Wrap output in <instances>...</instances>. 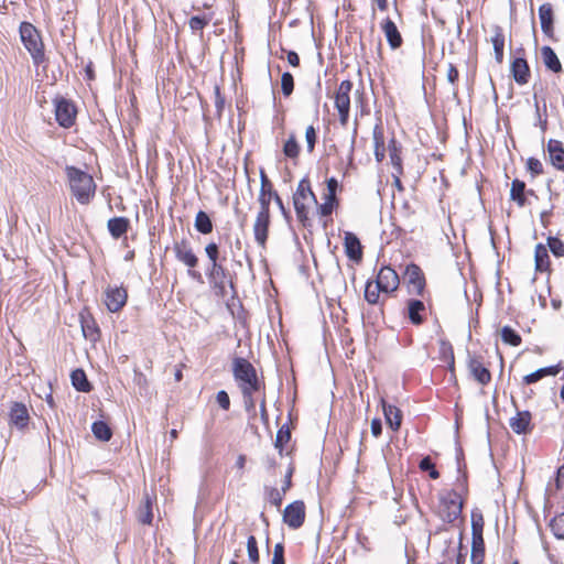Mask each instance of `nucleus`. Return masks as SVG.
<instances>
[{"label": "nucleus", "instance_id": "26", "mask_svg": "<svg viewBox=\"0 0 564 564\" xmlns=\"http://www.w3.org/2000/svg\"><path fill=\"white\" fill-rule=\"evenodd\" d=\"M541 55L545 66L554 73L562 70L561 62L555 52L550 46H543L541 48Z\"/></svg>", "mask_w": 564, "mask_h": 564}, {"label": "nucleus", "instance_id": "40", "mask_svg": "<svg viewBox=\"0 0 564 564\" xmlns=\"http://www.w3.org/2000/svg\"><path fill=\"white\" fill-rule=\"evenodd\" d=\"M283 153L285 156L290 159H296L299 156L300 145L294 134H291L289 139L284 142Z\"/></svg>", "mask_w": 564, "mask_h": 564}, {"label": "nucleus", "instance_id": "38", "mask_svg": "<svg viewBox=\"0 0 564 564\" xmlns=\"http://www.w3.org/2000/svg\"><path fill=\"white\" fill-rule=\"evenodd\" d=\"M389 156H390V162L392 164L393 171L398 172V174H402L403 173L402 160L400 156L399 148L394 140H391V142L389 144Z\"/></svg>", "mask_w": 564, "mask_h": 564}, {"label": "nucleus", "instance_id": "13", "mask_svg": "<svg viewBox=\"0 0 564 564\" xmlns=\"http://www.w3.org/2000/svg\"><path fill=\"white\" fill-rule=\"evenodd\" d=\"M30 415L23 403L14 402L9 412V423L19 430H24L29 424Z\"/></svg>", "mask_w": 564, "mask_h": 564}, {"label": "nucleus", "instance_id": "17", "mask_svg": "<svg viewBox=\"0 0 564 564\" xmlns=\"http://www.w3.org/2000/svg\"><path fill=\"white\" fill-rule=\"evenodd\" d=\"M344 246L347 257L352 261H360L362 258V247L359 238L350 232H345Z\"/></svg>", "mask_w": 564, "mask_h": 564}, {"label": "nucleus", "instance_id": "43", "mask_svg": "<svg viewBox=\"0 0 564 564\" xmlns=\"http://www.w3.org/2000/svg\"><path fill=\"white\" fill-rule=\"evenodd\" d=\"M550 527L555 538L564 539V513L554 517L550 523Z\"/></svg>", "mask_w": 564, "mask_h": 564}, {"label": "nucleus", "instance_id": "54", "mask_svg": "<svg viewBox=\"0 0 564 564\" xmlns=\"http://www.w3.org/2000/svg\"><path fill=\"white\" fill-rule=\"evenodd\" d=\"M528 170L531 172L533 176L540 175L543 173V165L540 160L535 158H530L528 160Z\"/></svg>", "mask_w": 564, "mask_h": 564}, {"label": "nucleus", "instance_id": "60", "mask_svg": "<svg viewBox=\"0 0 564 564\" xmlns=\"http://www.w3.org/2000/svg\"><path fill=\"white\" fill-rule=\"evenodd\" d=\"M446 76H447V80L451 84H455L456 80L458 79V70H457V68L453 64L448 65Z\"/></svg>", "mask_w": 564, "mask_h": 564}, {"label": "nucleus", "instance_id": "49", "mask_svg": "<svg viewBox=\"0 0 564 564\" xmlns=\"http://www.w3.org/2000/svg\"><path fill=\"white\" fill-rule=\"evenodd\" d=\"M281 88L285 96H290L294 89V80L292 74L285 72L281 77Z\"/></svg>", "mask_w": 564, "mask_h": 564}, {"label": "nucleus", "instance_id": "27", "mask_svg": "<svg viewBox=\"0 0 564 564\" xmlns=\"http://www.w3.org/2000/svg\"><path fill=\"white\" fill-rule=\"evenodd\" d=\"M560 372V366H551L545 368H540L532 373H529L523 377V381L527 384H532L541 380L546 376H556Z\"/></svg>", "mask_w": 564, "mask_h": 564}, {"label": "nucleus", "instance_id": "45", "mask_svg": "<svg viewBox=\"0 0 564 564\" xmlns=\"http://www.w3.org/2000/svg\"><path fill=\"white\" fill-rule=\"evenodd\" d=\"M337 206L336 197L325 195L324 203L318 206L322 216H329Z\"/></svg>", "mask_w": 564, "mask_h": 564}, {"label": "nucleus", "instance_id": "37", "mask_svg": "<svg viewBox=\"0 0 564 564\" xmlns=\"http://www.w3.org/2000/svg\"><path fill=\"white\" fill-rule=\"evenodd\" d=\"M491 43L495 51V57L498 63L503 59L505 35L500 29L496 30L495 35L491 37Z\"/></svg>", "mask_w": 564, "mask_h": 564}, {"label": "nucleus", "instance_id": "28", "mask_svg": "<svg viewBox=\"0 0 564 564\" xmlns=\"http://www.w3.org/2000/svg\"><path fill=\"white\" fill-rule=\"evenodd\" d=\"M108 230L113 238H120L127 232L129 220L124 217H113L108 220Z\"/></svg>", "mask_w": 564, "mask_h": 564}, {"label": "nucleus", "instance_id": "9", "mask_svg": "<svg viewBox=\"0 0 564 564\" xmlns=\"http://www.w3.org/2000/svg\"><path fill=\"white\" fill-rule=\"evenodd\" d=\"M305 520V506L303 501H294L285 507L283 512L284 523L295 530L302 527Z\"/></svg>", "mask_w": 564, "mask_h": 564}, {"label": "nucleus", "instance_id": "35", "mask_svg": "<svg viewBox=\"0 0 564 564\" xmlns=\"http://www.w3.org/2000/svg\"><path fill=\"white\" fill-rule=\"evenodd\" d=\"M91 431L95 437L102 442L109 441L112 436L111 429L104 421L94 422Z\"/></svg>", "mask_w": 564, "mask_h": 564}, {"label": "nucleus", "instance_id": "7", "mask_svg": "<svg viewBox=\"0 0 564 564\" xmlns=\"http://www.w3.org/2000/svg\"><path fill=\"white\" fill-rule=\"evenodd\" d=\"M352 89V83L350 80H343L338 87L335 96V107L339 113V121L341 126H346L348 122L349 110H350V91Z\"/></svg>", "mask_w": 564, "mask_h": 564}, {"label": "nucleus", "instance_id": "2", "mask_svg": "<svg viewBox=\"0 0 564 564\" xmlns=\"http://www.w3.org/2000/svg\"><path fill=\"white\" fill-rule=\"evenodd\" d=\"M232 373L242 394H247L248 391H260L263 386L258 378L256 368L245 358L234 359Z\"/></svg>", "mask_w": 564, "mask_h": 564}, {"label": "nucleus", "instance_id": "59", "mask_svg": "<svg viewBox=\"0 0 564 564\" xmlns=\"http://www.w3.org/2000/svg\"><path fill=\"white\" fill-rule=\"evenodd\" d=\"M338 182L336 178L330 177L327 180V193L325 195L336 197V192L338 189Z\"/></svg>", "mask_w": 564, "mask_h": 564}, {"label": "nucleus", "instance_id": "64", "mask_svg": "<svg viewBox=\"0 0 564 564\" xmlns=\"http://www.w3.org/2000/svg\"><path fill=\"white\" fill-rule=\"evenodd\" d=\"M245 465H246V456L240 454L238 457H237V460H236V464L235 466L239 469V470H242L245 468Z\"/></svg>", "mask_w": 564, "mask_h": 564}, {"label": "nucleus", "instance_id": "52", "mask_svg": "<svg viewBox=\"0 0 564 564\" xmlns=\"http://www.w3.org/2000/svg\"><path fill=\"white\" fill-rule=\"evenodd\" d=\"M305 140L307 143V151L311 153L314 150L316 143V131L313 126H308L305 131Z\"/></svg>", "mask_w": 564, "mask_h": 564}, {"label": "nucleus", "instance_id": "20", "mask_svg": "<svg viewBox=\"0 0 564 564\" xmlns=\"http://www.w3.org/2000/svg\"><path fill=\"white\" fill-rule=\"evenodd\" d=\"M511 74L518 84H527L530 77V68L527 61L520 57L516 58L511 64Z\"/></svg>", "mask_w": 564, "mask_h": 564}, {"label": "nucleus", "instance_id": "62", "mask_svg": "<svg viewBox=\"0 0 564 564\" xmlns=\"http://www.w3.org/2000/svg\"><path fill=\"white\" fill-rule=\"evenodd\" d=\"M288 62L292 66L296 67L300 64V57H299V55L295 52L291 51V52L288 53Z\"/></svg>", "mask_w": 564, "mask_h": 564}, {"label": "nucleus", "instance_id": "16", "mask_svg": "<svg viewBox=\"0 0 564 564\" xmlns=\"http://www.w3.org/2000/svg\"><path fill=\"white\" fill-rule=\"evenodd\" d=\"M468 370L473 378L480 384L486 386L491 380L490 371L482 365V362L476 358L470 357L468 360Z\"/></svg>", "mask_w": 564, "mask_h": 564}, {"label": "nucleus", "instance_id": "56", "mask_svg": "<svg viewBox=\"0 0 564 564\" xmlns=\"http://www.w3.org/2000/svg\"><path fill=\"white\" fill-rule=\"evenodd\" d=\"M283 494L276 488H271L269 491V500L272 505L279 508L282 503Z\"/></svg>", "mask_w": 564, "mask_h": 564}, {"label": "nucleus", "instance_id": "39", "mask_svg": "<svg viewBox=\"0 0 564 564\" xmlns=\"http://www.w3.org/2000/svg\"><path fill=\"white\" fill-rule=\"evenodd\" d=\"M138 517L140 522L144 524H150L152 522V500L148 494L144 495V503L140 507Z\"/></svg>", "mask_w": 564, "mask_h": 564}, {"label": "nucleus", "instance_id": "23", "mask_svg": "<svg viewBox=\"0 0 564 564\" xmlns=\"http://www.w3.org/2000/svg\"><path fill=\"white\" fill-rule=\"evenodd\" d=\"M531 422V413L528 411L518 412L510 419V427L517 434L527 433Z\"/></svg>", "mask_w": 564, "mask_h": 564}, {"label": "nucleus", "instance_id": "11", "mask_svg": "<svg viewBox=\"0 0 564 564\" xmlns=\"http://www.w3.org/2000/svg\"><path fill=\"white\" fill-rule=\"evenodd\" d=\"M270 225V209H262L257 214L254 224H253V234L254 239L259 246L264 247L265 241L268 239Z\"/></svg>", "mask_w": 564, "mask_h": 564}, {"label": "nucleus", "instance_id": "42", "mask_svg": "<svg viewBox=\"0 0 564 564\" xmlns=\"http://www.w3.org/2000/svg\"><path fill=\"white\" fill-rule=\"evenodd\" d=\"M501 338L506 344H509L511 346H519L521 344L520 335L509 326L502 327Z\"/></svg>", "mask_w": 564, "mask_h": 564}, {"label": "nucleus", "instance_id": "8", "mask_svg": "<svg viewBox=\"0 0 564 564\" xmlns=\"http://www.w3.org/2000/svg\"><path fill=\"white\" fill-rule=\"evenodd\" d=\"M76 113V107L72 101L65 98L55 100V118L59 126L64 128L72 127L75 122Z\"/></svg>", "mask_w": 564, "mask_h": 564}, {"label": "nucleus", "instance_id": "32", "mask_svg": "<svg viewBox=\"0 0 564 564\" xmlns=\"http://www.w3.org/2000/svg\"><path fill=\"white\" fill-rule=\"evenodd\" d=\"M525 183L520 180H513L510 189V198L516 202L520 207L525 205Z\"/></svg>", "mask_w": 564, "mask_h": 564}, {"label": "nucleus", "instance_id": "29", "mask_svg": "<svg viewBox=\"0 0 564 564\" xmlns=\"http://www.w3.org/2000/svg\"><path fill=\"white\" fill-rule=\"evenodd\" d=\"M535 269L538 271H546L550 267V257L545 246L539 243L535 246L534 251Z\"/></svg>", "mask_w": 564, "mask_h": 564}, {"label": "nucleus", "instance_id": "36", "mask_svg": "<svg viewBox=\"0 0 564 564\" xmlns=\"http://www.w3.org/2000/svg\"><path fill=\"white\" fill-rule=\"evenodd\" d=\"M72 383L78 391L88 392L90 384L87 380L86 373L82 369H76L72 372Z\"/></svg>", "mask_w": 564, "mask_h": 564}, {"label": "nucleus", "instance_id": "12", "mask_svg": "<svg viewBox=\"0 0 564 564\" xmlns=\"http://www.w3.org/2000/svg\"><path fill=\"white\" fill-rule=\"evenodd\" d=\"M399 275L390 267H383L377 275L376 283L383 293L394 292L399 286Z\"/></svg>", "mask_w": 564, "mask_h": 564}, {"label": "nucleus", "instance_id": "50", "mask_svg": "<svg viewBox=\"0 0 564 564\" xmlns=\"http://www.w3.org/2000/svg\"><path fill=\"white\" fill-rule=\"evenodd\" d=\"M291 438L289 429H280L276 433L275 447L282 449L283 445Z\"/></svg>", "mask_w": 564, "mask_h": 564}, {"label": "nucleus", "instance_id": "41", "mask_svg": "<svg viewBox=\"0 0 564 564\" xmlns=\"http://www.w3.org/2000/svg\"><path fill=\"white\" fill-rule=\"evenodd\" d=\"M381 289L375 282H367L365 289V299L369 304H377L379 302Z\"/></svg>", "mask_w": 564, "mask_h": 564}, {"label": "nucleus", "instance_id": "46", "mask_svg": "<svg viewBox=\"0 0 564 564\" xmlns=\"http://www.w3.org/2000/svg\"><path fill=\"white\" fill-rule=\"evenodd\" d=\"M484 531V517L480 512L471 513V536L482 535Z\"/></svg>", "mask_w": 564, "mask_h": 564}, {"label": "nucleus", "instance_id": "22", "mask_svg": "<svg viewBox=\"0 0 564 564\" xmlns=\"http://www.w3.org/2000/svg\"><path fill=\"white\" fill-rule=\"evenodd\" d=\"M539 18L543 33L551 36L553 34V9L550 3H543L539 8Z\"/></svg>", "mask_w": 564, "mask_h": 564}, {"label": "nucleus", "instance_id": "33", "mask_svg": "<svg viewBox=\"0 0 564 564\" xmlns=\"http://www.w3.org/2000/svg\"><path fill=\"white\" fill-rule=\"evenodd\" d=\"M194 226L197 231L204 235L210 234L213 231V223L209 216L203 210H199L196 214Z\"/></svg>", "mask_w": 564, "mask_h": 564}, {"label": "nucleus", "instance_id": "18", "mask_svg": "<svg viewBox=\"0 0 564 564\" xmlns=\"http://www.w3.org/2000/svg\"><path fill=\"white\" fill-rule=\"evenodd\" d=\"M260 180H261V188L258 197V202L260 204V208L262 209H270V203L272 197L276 194V192L273 189V185L268 178L264 171L260 172Z\"/></svg>", "mask_w": 564, "mask_h": 564}, {"label": "nucleus", "instance_id": "63", "mask_svg": "<svg viewBox=\"0 0 564 564\" xmlns=\"http://www.w3.org/2000/svg\"><path fill=\"white\" fill-rule=\"evenodd\" d=\"M401 175L402 174H398V172H395V171L392 172L393 185L400 192L403 191V186H402L401 178H400Z\"/></svg>", "mask_w": 564, "mask_h": 564}, {"label": "nucleus", "instance_id": "1", "mask_svg": "<svg viewBox=\"0 0 564 564\" xmlns=\"http://www.w3.org/2000/svg\"><path fill=\"white\" fill-rule=\"evenodd\" d=\"M65 172L69 189L76 200L82 205L89 204L96 193L93 176L78 167L69 165L65 167Z\"/></svg>", "mask_w": 564, "mask_h": 564}, {"label": "nucleus", "instance_id": "31", "mask_svg": "<svg viewBox=\"0 0 564 564\" xmlns=\"http://www.w3.org/2000/svg\"><path fill=\"white\" fill-rule=\"evenodd\" d=\"M423 311H425V306L422 301L410 300L408 302V315L413 324L420 325L423 322V317L421 315Z\"/></svg>", "mask_w": 564, "mask_h": 564}, {"label": "nucleus", "instance_id": "3", "mask_svg": "<svg viewBox=\"0 0 564 564\" xmlns=\"http://www.w3.org/2000/svg\"><path fill=\"white\" fill-rule=\"evenodd\" d=\"M20 35L23 45L31 54L35 65L44 62V45L42 43L39 31L28 22L20 25Z\"/></svg>", "mask_w": 564, "mask_h": 564}, {"label": "nucleus", "instance_id": "51", "mask_svg": "<svg viewBox=\"0 0 564 564\" xmlns=\"http://www.w3.org/2000/svg\"><path fill=\"white\" fill-rule=\"evenodd\" d=\"M206 256L210 261V265L214 263H218L219 250L218 246L215 242H210L205 247Z\"/></svg>", "mask_w": 564, "mask_h": 564}, {"label": "nucleus", "instance_id": "14", "mask_svg": "<svg viewBox=\"0 0 564 564\" xmlns=\"http://www.w3.org/2000/svg\"><path fill=\"white\" fill-rule=\"evenodd\" d=\"M404 279L408 281L411 288V292L416 294L422 293L425 285V280L419 265L414 263L406 265L404 271Z\"/></svg>", "mask_w": 564, "mask_h": 564}, {"label": "nucleus", "instance_id": "19", "mask_svg": "<svg viewBox=\"0 0 564 564\" xmlns=\"http://www.w3.org/2000/svg\"><path fill=\"white\" fill-rule=\"evenodd\" d=\"M547 152L553 166L564 170V149L560 141L551 139L547 143Z\"/></svg>", "mask_w": 564, "mask_h": 564}, {"label": "nucleus", "instance_id": "6", "mask_svg": "<svg viewBox=\"0 0 564 564\" xmlns=\"http://www.w3.org/2000/svg\"><path fill=\"white\" fill-rule=\"evenodd\" d=\"M463 502L457 492H449L441 499L440 516L443 521L452 523L462 513Z\"/></svg>", "mask_w": 564, "mask_h": 564}, {"label": "nucleus", "instance_id": "58", "mask_svg": "<svg viewBox=\"0 0 564 564\" xmlns=\"http://www.w3.org/2000/svg\"><path fill=\"white\" fill-rule=\"evenodd\" d=\"M256 392L257 391H248L247 394H242L245 408L249 412L254 411V409H256V402L253 399V393H256Z\"/></svg>", "mask_w": 564, "mask_h": 564}, {"label": "nucleus", "instance_id": "61", "mask_svg": "<svg viewBox=\"0 0 564 564\" xmlns=\"http://www.w3.org/2000/svg\"><path fill=\"white\" fill-rule=\"evenodd\" d=\"M382 427L381 422L378 419H373L371 421V433L375 437H378L381 434Z\"/></svg>", "mask_w": 564, "mask_h": 564}, {"label": "nucleus", "instance_id": "30", "mask_svg": "<svg viewBox=\"0 0 564 564\" xmlns=\"http://www.w3.org/2000/svg\"><path fill=\"white\" fill-rule=\"evenodd\" d=\"M485 555V543L482 535L471 536V562L481 564Z\"/></svg>", "mask_w": 564, "mask_h": 564}, {"label": "nucleus", "instance_id": "48", "mask_svg": "<svg viewBox=\"0 0 564 564\" xmlns=\"http://www.w3.org/2000/svg\"><path fill=\"white\" fill-rule=\"evenodd\" d=\"M420 468L423 471H429V475L432 479H437L440 477V473L436 470L430 456L424 457L420 462Z\"/></svg>", "mask_w": 564, "mask_h": 564}, {"label": "nucleus", "instance_id": "44", "mask_svg": "<svg viewBox=\"0 0 564 564\" xmlns=\"http://www.w3.org/2000/svg\"><path fill=\"white\" fill-rule=\"evenodd\" d=\"M247 552L248 557L251 564H258L259 563V550L257 540L253 535H250L247 541Z\"/></svg>", "mask_w": 564, "mask_h": 564}, {"label": "nucleus", "instance_id": "15", "mask_svg": "<svg viewBox=\"0 0 564 564\" xmlns=\"http://www.w3.org/2000/svg\"><path fill=\"white\" fill-rule=\"evenodd\" d=\"M381 30L391 50L401 47L403 39L395 23L390 18H387L381 22Z\"/></svg>", "mask_w": 564, "mask_h": 564}, {"label": "nucleus", "instance_id": "5", "mask_svg": "<svg viewBox=\"0 0 564 564\" xmlns=\"http://www.w3.org/2000/svg\"><path fill=\"white\" fill-rule=\"evenodd\" d=\"M173 249L176 259L188 268L187 274L193 280L203 282L200 272L194 270L198 263V258L194 253L189 242L187 240L175 242Z\"/></svg>", "mask_w": 564, "mask_h": 564}, {"label": "nucleus", "instance_id": "55", "mask_svg": "<svg viewBox=\"0 0 564 564\" xmlns=\"http://www.w3.org/2000/svg\"><path fill=\"white\" fill-rule=\"evenodd\" d=\"M207 22H208L207 19L195 15V17H192L189 20V28L194 32L202 31L204 29V26L207 24Z\"/></svg>", "mask_w": 564, "mask_h": 564}, {"label": "nucleus", "instance_id": "4", "mask_svg": "<svg viewBox=\"0 0 564 564\" xmlns=\"http://www.w3.org/2000/svg\"><path fill=\"white\" fill-rule=\"evenodd\" d=\"M312 204L317 205V199L311 188L310 181L303 178L293 195V205L300 221L305 223L308 219V208Z\"/></svg>", "mask_w": 564, "mask_h": 564}, {"label": "nucleus", "instance_id": "24", "mask_svg": "<svg viewBox=\"0 0 564 564\" xmlns=\"http://www.w3.org/2000/svg\"><path fill=\"white\" fill-rule=\"evenodd\" d=\"M226 275V269L221 264L214 263L210 265L208 271V278L210 282L214 284V286L219 290L220 293H224L225 290Z\"/></svg>", "mask_w": 564, "mask_h": 564}, {"label": "nucleus", "instance_id": "47", "mask_svg": "<svg viewBox=\"0 0 564 564\" xmlns=\"http://www.w3.org/2000/svg\"><path fill=\"white\" fill-rule=\"evenodd\" d=\"M547 246H549L551 252L555 257L564 256V243L558 238H556V237H549L547 238Z\"/></svg>", "mask_w": 564, "mask_h": 564}, {"label": "nucleus", "instance_id": "53", "mask_svg": "<svg viewBox=\"0 0 564 564\" xmlns=\"http://www.w3.org/2000/svg\"><path fill=\"white\" fill-rule=\"evenodd\" d=\"M271 564H284V546L282 543L274 545Z\"/></svg>", "mask_w": 564, "mask_h": 564}, {"label": "nucleus", "instance_id": "25", "mask_svg": "<svg viewBox=\"0 0 564 564\" xmlns=\"http://www.w3.org/2000/svg\"><path fill=\"white\" fill-rule=\"evenodd\" d=\"M80 324L83 335L90 341H96L99 338V329L95 321L90 317H86L84 314L80 315Z\"/></svg>", "mask_w": 564, "mask_h": 564}, {"label": "nucleus", "instance_id": "10", "mask_svg": "<svg viewBox=\"0 0 564 564\" xmlns=\"http://www.w3.org/2000/svg\"><path fill=\"white\" fill-rule=\"evenodd\" d=\"M105 304L107 308L116 313L120 311L127 302V291L122 286H108L105 291Z\"/></svg>", "mask_w": 564, "mask_h": 564}, {"label": "nucleus", "instance_id": "21", "mask_svg": "<svg viewBox=\"0 0 564 564\" xmlns=\"http://www.w3.org/2000/svg\"><path fill=\"white\" fill-rule=\"evenodd\" d=\"M381 402L387 423L393 431H398L402 421L401 411L397 406L387 403L384 400Z\"/></svg>", "mask_w": 564, "mask_h": 564}, {"label": "nucleus", "instance_id": "34", "mask_svg": "<svg viewBox=\"0 0 564 564\" xmlns=\"http://www.w3.org/2000/svg\"><path fill=\"white\" fill-rule=\"evenodd\" d=\"M373 143H375V156L378 162L384 159V144H383V132L380 126H376L373 129Z\"/></svg>", "mask_w": 564, "mask_h": 564}, {"label": "nucleus", "instance_id": "57", "mask_svg": "<svg viewBox=\"0 0 564 564\" xmlns=\"http://www.w3.org/2000/svg\"><path fill=\"white\" fill-rule=\"evenodd\" d=\"M217 403L224 410H228L230 406V399L226 391L221 390L216 395Z\"/></svg>", "mask_w": 564, "mask_h": 564}]
</instances>
